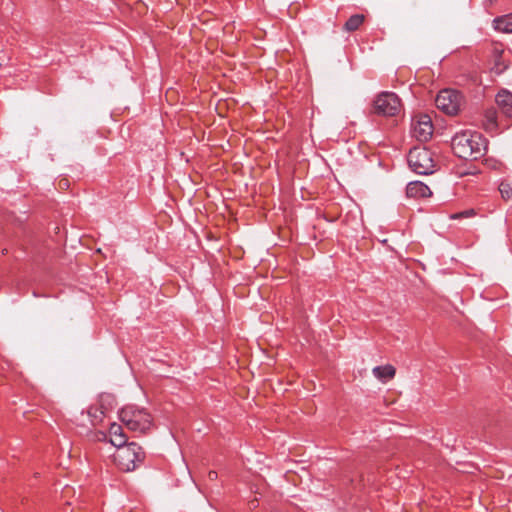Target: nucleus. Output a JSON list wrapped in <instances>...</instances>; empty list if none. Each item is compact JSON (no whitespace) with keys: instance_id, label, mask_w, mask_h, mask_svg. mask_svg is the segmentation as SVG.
I'll return each instance as SVG.
<instances>
[{"instance_id":"nucleus-1","label":"nucleus","mask_w":512,"mask_h":512,"mask_svg":"<svg viewBox=\"0 0 512 512\" xmlns=\"http://www.w3.org/2000/svg\"><path fill=\"white\" fill-rule=\"evenodd\" d=\"M451 148L459 158L476 160L486 151V139L475 131H461L452 137Z\"/></svg>"},{"instance_id":"nucleus-2","label":"nucleus","mask_w":512,"mask_h":512,"mask_svg":"<svg viewBox=\"0 0 512 512\" xmlns=\"http://www.w3.org/2000/svg\"><path fill=\"white\" fill-rule=\"evenodd\" d=\"M116 466L125 472L135 470L144 460L145 453L141 446L135 442L125 443L114 453Z\"/></svg>"},{"instance_id":"nucleus-3","label":"nucleus","mask_w":512,"mask_h":512,"mask_svg":"<svg viewBox=\"0 0 512 512\" xmlns=\"http://www.w3.org/2000/svg\"><path fill=\"white\" fill-rule=\"evenodd\" d=\"M120 420L134 432L145 433L152 426L151 415L144 409L135 405H127L119 412Z\"/></svg>"},{"instance_id":"nucleus-4","label":"nucleus","mask_w":512,"mask_h":512,"mask_svg":"<svg viewBox=\"0 0 512 512\" xmlns=\"http://www.w3.org/2000/svg\"><path fill=\"white\" fill-rule=\"evenodd\" d=\"M407 161L411 170L417 174L428 175L435 170L433 153L426 147L412 148L408 153Z\"/></svg>"},{"instance_id":"nucleus-5","label":"nucleus","mask_w":512,"mask_h":512,"mask_svg":"<svg viewBox=\"0 0 512 512\" xmlns=\"http://www.w3.org/2000/svg\"><path fill=\"white\" fill-rule=\"evenodd\" d=\"M401 100L394 92L383 91L373 102V112L380 116L393 117L401 111Z\"/></svg>"},{"instance_id":"nucleus-6","label":"nucleus","mask_w":512,"mask_h":512,"mask_svg":"<svg viewBox=\"0 0 512 512\" xmlns=\"http://www.w3.org/2000/svg\"><path fill=\"white\" fill-rule=\"evenodd\" d=\"M462 103V95L453 89L440 91L435 99L436 107L448 115L457 114Z\"/></svg>"},{"instance_id":"nucleus-7","label":"nucleus","mask_w":512,"mask_h":512,"mask_svg":"<svg viewBox=\"0 0 512 512\" xmlns=\"http://www.w3.org/2000/svg\"><path fill=\"white\" fill-rule=\"evenodd\" d=\"M433 134V124L430 116L422 114L412 121V135L420 142L428 141Z\"/></svg>"},{"instance_id":"nucleus-8","label":"nucleus","mask_w":512,"mask_h":512,"mask_svg":"<svg viewBox=\"0 0 512 512\" xmlns=\"http://www.w3.org/2000/svg\"><path fill=\"white\" fill-rule=\"evenodd\" d=\"M495 101L503 114L512 118V93L509 90L502 89L497 93Z\"/></svg>"},{"instance_id":"nucleus-9","label":"nucleus","mask_w":512,"mask_h":512,"mask_svg":"<svg viewBox=\"0 0 512 512\" xmlns=\"http://www.w3.org/2000/svg\"><path fill=\"white\" fill-rule=\"evenodd\" d=\"M406 194L408 197L413 198H426L431 196L430 188L420 181H412L406 187Z\"/></svg>"},{"instance_id":"nucleus-10","label":"nucleus","mask_w":512,"mask_h":512,"mask_svg":"<svg viewBox=\"0 0 512 512\" xmlns=\"http://www.w3.org/2000/svg\"><path fill=\"white\" fill-rule=\"evenodd\" d=\"M109 437H110L111 444L113 446H115L116 448L122 446L127 441V438H126V435L124 434L122 426H120L116 423H113L110 425Z\"/></svg>"},{"instance_id":"nucleus-11","label":"nucleus","mask_w":512,"mask_h":512,"mask_svg":"<svg viewBox=\"0 0 512 512\" xmlns=\"http://www.w3.org/2000/svg\"><path fill=\"white\" fill-rule=\"evenodd\" d=\"M495 30L504 33H512V14L497 17L493 20Z\"/></svg>"},{"instance_id":"nucleus-12","label":"nucleus","mask_w":512,"mask_h":512,"mask_svg":"<svg viewBox=\"0 0 512 512\" xmlns=\"http://www.w3.org/2000/svg\"><path fill=\"white\" fill-rule=\"evenodd\" d=\"M373 375L385 382L395 376L396 370L392 365L376 366L373 368Z\"/></svg>"},{"instance_id":"nucleus-13","label":"nucleus","mask_w":512,"mask_h":512,"mask_svg":"<svg viewBox=\"0 0 512 512\" xmlns=\"http://www.w3.org/2000/svg\"><path fill=\"white\" fill-rule=\"evenodd\" d=\"M87 413H88V416L90 418V422H91V424L93 426H96L100 422H102L103 417L105 415V411L103 409V406H101L100 408L96 407V406H91Z\"/></svg>"},{"instance_id":"nucleus-14","label":"nucleus","mask_w":512,"mask_h":512,"mask_svg":"<svg viewBox=\"0 0 512 512\" xmlns=\"http://www.w3.org/2000/svg\"><path fill=\"white\" fill-rule=\"evenodd\" d=\"M363 22L364 16L362 14H354L346 21L344 29L348 32L356 31Z\"/></svg>"},{"instance_id":"nucleus-15","label":"nucleus","mask_w":512,"mask_h":512,"mask_svg":"<svg viewBox=\"0 0 512 512\" xmlns=\"http://www.w3.org/2000/svg\"><path fill=\"white\" fill-rule=\"evenodd\" d=\"M473 215H474V210H466V211H463V212H460V213L453 214L451 216V218L458 219V218H461V217H471Z\"/></svg>"},{"instance_id":"nucleus-16","label":"nucleus","mask_w":512,"mask_h":512,"mask_svg":"<svg viewBox=\"0 0 512 512\" xmlns=\"http://www.w3.org/2000/svg\"><path fill=\"white\" fill-rule=\"evenodd\" d=\"M217 477H218V474L216 471H209V473H208L209 480L214 481L217 479Z\"/></svg>"},{"instance_id":"nucleus-17","label":"nucleus","mask_w":512,"mask_h":512,"mask_svg":"<svg viewBox=\"0 0 512 512\" xmlns=\"http://www.w3.org/2000/svg\"><path fill=\"white\" fill-rule=\"evenodd\" d=\"M2 66V62H0V67Z\"/></svg>"}]
</instances>
